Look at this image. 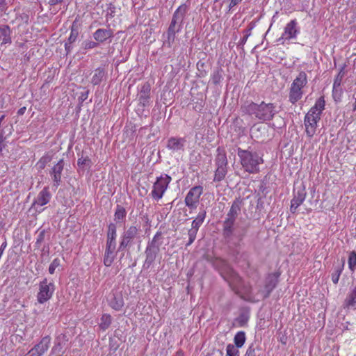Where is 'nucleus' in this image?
I'll return each instance as SVG.
<instances>
[{
    "instance_id": "nucleus-7",
    "label": "nucleus",
    "mask_w": 356,
    "mask_h": 356,
    "mask_svg": "<svg viewBox=\"0 0 356 356\" xmlns=\"http://www.w3.org/2000/svg\"><path fill=\"white\" fill-rule=\"evenodd\" d=\"M140 227L139 225H131L120 236L119 250H123L127 247L134 243V241L138 240L140 243Z\"/></svg>"
},
{
    "instance_id": "nucleus-6",
    "label": "nucleus",
    "mask_w": 356,
    "mask_h": 356,
    "mask_svg": "<svg viewBox=\"0 0 356 356\" xmlns=\"http://www.w3.org/2000/svg\"><path fill=\"white\" fill-rule=\"evenodd\" d=\"M171 181V177L167 174H161L159 177H157L153 184L150 193L152 199L156 201L161 200L167 191Z\"/></svg>"
},
{
    "instance_id": "nucleus-54",
    "label": "nucleus",
    "mask_w": 356,
    "mask_h": 356,
    "mask_svg": "<svg viewBox=\"0 0 356 356\" xmlns=\"http://www.w3.org/2000/svg\"><path fill=\"white\" fill-rule=\"evenodd\" d=\"M173 356H184V353L181 350H179Z\"/></svg>"
},
{
    "instance_id": "nucleus-52",
    "label": "nucleus",
    "mask_w": 356,
    "mask_h": 356,
    "mask_svg": "<svg viewBox=\"0 0 356 356\" xmlns=\"http://www.w3.org/2000/svg\"><path fill=\"white\" fill-rule=\"evenodd\" d=\"M65 48L67 51V53H70L72 49V44H70L69 42H66L65 44Z\"/></svg>"
},
{
    "instance_id": "nucleus-57",
    "label": "nucleus",
    "mask_w": 356,
    "mask_h": 356,
    "mask_svg": "<svg viewBox=\"0 0 356 356\" xmlns=\"http://www.w3.org/2000/svg\"><path fill=\"white\" fill-rule=\"evenodd\" d=\"M25 356H35L34 353H31V351L29 350V353H27V355H26Z\"/></svg>"
},
{
    "instance_id": "nucleus-21",
    "label": "nucleus",
    "mask_w": 356,
    "mask_h": 356,
    "mask_svg": "<svg viewBox=\"0 0 356 356\" xmlns=\"http://www.w3.org/2000/svg\"><path fill=\"white\" fill-rule=\"evenodd\" d=\"M186 140L183 138L172 137L168 139L167 148L172 151H179L183 149Z\"/></svg>"
},
{
    "instance_id": "nucleus-46",
    "label": "nucleus",
    "mask_w": 356,
    "mask_h": 356,
    "mask_svg": "<svg viewBox=\"0 0 356 356\" xmlns=\"http://www.w3.org/2000/svg\"><path fill=\"white\" fill-rule=\"evenodd\" d=\"M245 356H256V351L253 345H251L248 347Z\"/></svg>"
},
{
    "instance_id": "nucleus-2",
    "label": "nucleus",
    "mask_w": 356,
    "mask_h": 356,
    "mask_svg": "<svg viewBox=\"0 0 356 356\" xmlns=\"http://www.w3.org/2000/svg\"><path fill=\"white\" fill-rule=\"evenodd\" d=\"M325 102L323 97H319L314 105L306 113L304 118L305 133L309 138H312L316 132L323 111L325 109Z\"/></svg>"
},
{
    "instance_id": "nucleus-38",
    "label": "nucleus",
    "mask_w": 356,
    "mask_h": 356,
    "mask_svg": "<svg viewBox=\"0 0 356 356\" xmlns=\"http://www.w3.org/2000/svg\"><path fill=\"white\" fill-rule=\"evenodd\" d=\"M348 268L350 271L354 272L356 270V252L351 251L349 253L348 259Z\"/></svg>"
},
{
    "instance_id": "nucleus-15",
    "label": "nucleus",
    "mask_w": 356,
    "mask_h": 356,
    "mask_svg": "<svg viewBox=\"0 0 356 356\" xmlns=\"http://www.w3.org/2000/svg\"><path fill=\"white\" fill-rule=\"evenodd\" d=\"M51 198V194L49 191L48 187H44L35 198L32 208H37L38 207H42L48 204Z\"/></svg>"
},
{
    "instance_id": "nucleus-35",
    "label": "nucleus",
    "mask_w": 356,
    "mask_h": 356,
    "mask_svg": "<svg viewBox=\"0 0 356 356\" xmlns=\"http://www.w3.org/2000/svg\"><path fill=\"white\" fill-rule=\"evenodd\" d=\"M112 322V318L111 315L104 314L102 316L101 322L99 325V327L102 330H106L109 327Z\"/></svg>"
},
{
    "instance_id": "nucleus-26",
    "label": "nucleus",
    "mask_w": 356,
    "mask_h": 356,
    "mask_svg": "<svg viewBox=\"0 0 356 356\" xmlns=\"http://www.w3.org/2000/svg\"><path fill=\"white\" fill-rule=\"evenodd\" d=\"M343 267L344 261H342L341 263L334 265L333 272L331 274V279L334 284H337L339 282V277L343 270Z\"/></svg>"
},
{
    "instance_id": "nucleus-59",
    "label": "nucleus",
    "mask_w": 356,
    "mask_h": 356,
    "mask_svg": "<svg viewBox=\"0 0 356 356\" xmlns=\"http://www.w3.org/2000/svg\"><path fill=\"white\" fill-rule=\"evenodd\" d=\"M24 109H25V108H20V109L19 110V113L22 114V113H24V111H24Z\"/></svg>"
},
{
    "instance_id": "nucleus-42",
    "label": "nucleus",
    "mask_w": 356,
    "mask_h": 356,
    "mask_svg": "<svg viewBox=\"0 0 356 356\" xmlns=\"http://www.w3.org/2000/svg\"><path fill=\"white\" fill-rule=\"evenodd\" d=\"M79 31L76 29L74 28V26H72L70 35L68 38L67 42H69L70 44H72L74 42L78 37Z\"/></svg>"
},
{
    "instance_id": "nucleus-9",
    "label": "nucleus",
    "mask_w": 356,
    "mask_h": 356,
    "mask_svg": "<svg viewBox=\"0 0 356 356\" xmlns=\"http://www.w3.org/2000/svg\"><path fill=\"white\" fill-rule=\"evenodd\" d=\"M203 193V187L195 186L192 187L186 194L184 203L190 209H195L200 202V199Z\"/></svg>"
},
{
    "instance_id": "nucleus-14",
    "label": "nucleus",
    "mask_w": 356,
    "mask_h": 356,
    "mask_svg": "<svg viewBox=\"0 0 356 356\" xmlns=\"http://www.w3.org/2000/svg\"><path fill=\"white\" fill-rule=\"evenodd\" d=\"M51 340V339L49 335L42 337L40 342L30 350L31 353H34L35 356H42L48 350Z\"/></svg>"
},
{
    "instance_id": "nucleus-43",
    "label": "nucleus",
    "mask_w": 356,
    "mask_h": 356,
    "mask_svg": "<svg viewBox=\"0 0 356 356\" xmlns=\"http://www.w3.org/2000/svg\"><path fill=\"white\" fill-rule=\"evenodd\" d=\"M60 266V259L58 258L54 259L49 267V273L50 274H54L56 268Z\"/></svg>"
},
{
    "instance_id": "nucleus-11",
    "label": "nucleus",
    "mask_w": 356,
    "mask_h": 356,
    "mask_svg": "<svg viewBox=\"0 0 356 356\" xmlns=\"http://www.w3.org/2000/svg\"><path fill=\"white\" fill-rule=\"evenodd\" d=\"M307 193L304 187L299 188L293 192V197L291 201L290 211L292 213L296 212L297 209L300 206L306 198Z\"/></svg>"
},
{
    "instance_id": "nucleus-5",
    "label": "nucleus",
    "mask_w": 356,
    "mask_h": 356,
    "mask_svg": "<svg viewBox=\"0 0 356 356\" xmlns=\"http://www.w3.org/2000/svg\"><path fill=\"white\" fill-rule=\"evenodd\" d=\"M307 83V75L305 72L302 71L293 81L289 89V101L291 104H295L302 97V88Z\"/></svg>"
},
{
    "instance_id": "nucleus-47",
    "label": "nucleus",
    "mask_w": 356,
    "mask_h": 356,
    "mask_svg": "<svg viewBox=\"0 0 356 356\" xmlns=\"http://www.w3.org/2000/svg\"><path fill=\"white\" fill-rule=\"evenodd\" d=\"M341 93V86L339 88H336V90L334 89V86L332 87V95L334 100H337V98H339Z\"/></svg>"
},
{
    "instance_id": "nucleus-10",
    "label": "nucleus",
    "mask_w": 356,
    "mask_h": 356,
    "mask_svg": "<svg viewBox=\"0 0 356 356\" xmlns=\"http://www.w3.org/2000/svg\"><path fill=\"white\" fill-rule=\"evenodd\" d=\"M299 33L300 29L298 26L297 20L296 19H292L285 26L284 32L278 39V42L283 44L286 41L296 39Z\"/></svg>"
},
{
    "instance_id": "nucleus-16",
    "label": "nucleus",
    "mask_w": 356,
    "mask_h": 356,
    "mask_svg": "<svg viewBox=\"0 0 356 356\" xmlns=\"http://www.w3.org/2000/svg\"><path fill=\"white\" fill-rule=\"evenodd\" d=\"M151 86L149 83H145L140 88L138 94L139 104L145 107L149 105L150 99Z\"/></svg>"
},
{
    "instance_id": "nucleus-1",
    "label": "nucleus",
    "mask_w": 356,
    "mask_h": 356,
    "mask_svg": "<svg viewBox=\"0 0 356 356\" xmlns=\"http://www.w3.org/2000/svg\"><path fill=\"white\" fill-rule=\"evenodd\" d=\"M241 110L243 113L262 122L273 120L277 113L275 104L266 103L264 101L260 104L253 102H245L241 106Z\"/></svg>"
},
{
    "instance_id": "nucleus-24",
    "label": "nucleus",
    "mask_w": 356,
    "mask_h": 356,
    "mask_svg": "<svg viewBox=\"0 0 356 356\" xmlns=\"http://www.w3.org/2000/svg\"><path fill=\"white\" fill-rule=\"evenodd\" d=\"M217 155L215 159V163L216 166H227L228 161L227 159L226 152L222 147L217 148Z\"/></svg>"
},
{
    "instance_id": "nucleus-25",
    "label": "nucleus",
    "mask_w": 356,
    "mask_h": 356,
    "mask_svg": "<svg viewBox=\"0 0 356 356\" xmlns=\"http://www.w3.org/2000/svg\"><path fill=\"white\" fill-rule=\"evenodd\" d=\"M115 248H110L106 247L104 257V264L109 267L113 264L114 259L115 257Z\"/></svg>"
},
{
    "instance_id": "nucleus-23",
    "label": "nucleus",
    "mask_w": 356,
    "mask_h": 356,
    "mask_svg": "<svg viewBox=\"0 0 356 356\" xmlns=\"http://www.w3.org/2000/svg\"><path fill=\"white\" fill-rule=\"evenodd\" d=\"M187 10V5L181 4L174 12L172 19L182 25Z\"/></svg>"
},
{
    "instance_id": "nucleus-50",
    "label": "nucleus",
    "mask_w": 356,
    "mask_h": 356,
    "mask_svg": "<svg viewBox=\"0 0 356 356\" xmlns=\"http://www.w3.org/2000/svg\"><path fill=\"white\" fill-rule=\"evenodd\" d=\"M242 0H230V3L229 5V10H231V9L236 6V5L239 4Z\"/></svg>"
},
{
    "instance_id": "nucleus-20",
    "label": "nucleus",
    "mask_w": 356,
    "mask_h": 356,
    "mask_svg": "<svg viewBox=\"0 0 356 356\" xmlns=\"http://www.w3.org/2000/svg\"><path fill=\"white\" fill-rule=\"evenodd\" d=\"M242 205L243 200L241 199L240 197L236 198L234 201L232 202L229 211L227 214V217L236 220V218L238 217V214L241 212Z\"/></svg>"
},
{
    "instance_id": "nucleus-12",
    "label": "nucleus",
    "mask_w": 356,
    "mask_h": 356,
    "mask_svg": "<svg viewBox=\"0 0 356 356\" xmlns=\"http://www.w3.org/2000/svg\"><path fill=\"white\" fill-rule=\"evenodd\" d=\"M65 163L63 159H60L56 164H55L49 172V174L53 180V186L57 188L61 183V175L63 170Z\"/></svg>"
},
{
    "instance_id": "nucleus-3",
    "label": "nucleus",
    "mask_w": 356,
    "mask_h": 356,
    "mask_svg": "<svg viewBox=\"0 0 356 356\" xmlns=\"http://www.w3.org/2000/svg\"><path fill=\"white\" fill-rule=\"evenodd\" d=\"M237 155L240 159V163L244 171L254 174L259 172V165L264 163V159L258 152L250 147L243 149L241 147L237 149Z\"/></svg>"
},
{
    "instance_id": "nucleus-55",
    "label": "nucleus",
    "mask_w": 356,
    "mask_h": 356,
    "mask_svg": "<svg viewBox=\"0 0 356 356\" xmlns=\"http://www.w3.org/2000/svg\"><path fill=\"white\" fill-rule=\"evenodd\" d=\"M45 163L44 161H43V162H42V159H40V160L39 161L38 164H40V167L41 168H44V165H45V163Z\"/></svg>"
},
{
    "instance_id": "nucleus-37",
    "label": "nucleus",
    "mask_w": 356,
    "mask_h": 356,
    "mask_svg": "<svg viewBox=\"0 0 356 356\" xmlns=\"http://www.w3.org/2000/svg\"><path fill=\"white\" fill-rule=\"evenodd\" d=\"M344 68H345V66H343L341 68L340 71L339 72L338 74L336 76V77L334 80L333 85H334V89L335 90H336V88L337 89L341 86L343 78L345 75Z\"/></svg>"
},
{
    "instance_id": "nucleus-13",
    "label": "nucleus",
    "mask_w": 356,
    "mask_h": 356,
    "mask_svg": "<svg viewBox=\"0 0 356 356\" xmlns=\"http://www.w3.org/2000/svg\"><path fill=\"white\" fill-rule=\"evenodd\" d=\"M68 341V338L65 334H58L55 340L54 345L51 348V353L56 356H61L64 353V348Z\"/></svg>"
},
{
    "instance_id": "nucleus-60",
    "label": "nucleus",
    "mask_w": 356,
    "mask_h": 356,
    "mask_svg": "<svg viewBox=\"0 0 356 356\" xmlns=\"http://www.w3.org/2000/svg\"><path fill=\"white\" fill-rule=\"evenodd\" d=\"M219 0H214L215 2H218Z\"/></svg>"
},
{
    "instance_id": "nucleus-45",
    "label": "nucleus",
    "mask_w": 356,
    "mask_h": 356,
    "mask_svg": "<svg viewBox=\"0 0 356 356\" xmlns=\"http://www.w3.org/2000/svg\"><path fill=\"white\" fill-rule=\"evenodd\" d=\"M90 163V159L88 157L80 158L77 161V164L79 166L89 165Z\"/></svg>"
},
{
    "instance_id": "nucleus-22",
    "label": "nucleus",
    "mask_w": 356,
    "mask_h": 356,
    "mask_svg": "<svg viewBox=\"0 0 356 356\" xmlns=\"http://www.w3.org/2000/svg\"><path fill=\"white\" fill-rule=\"evenodd\" d=\"M236 220L226 217L222 225V234L225 238H230L234 231Z\"/></svg>"
},
{
    "instance_id": "nucleus-28",
    "label": "nucleus",
    "mask_w": 356,
    "mask_h": 356,
    "mask_svg": "<svg viewBox=\"0 0 356 356\" xmlns=\"http://www.w3.org/2000/svg\"><path fill=\"white\" fill-rule=\"evenodd\" d=\"M105 76H106V72H105L104 68L98 67L94 71V74L91 79V83L94 86L99 85L102 81V80L105 77Z\"/></svg>"
},
{
    "instance_id": "nucleus-40",
    "label": "nucleus",
    "mask_w": 356,
    "mask_h": 356,
    "mask_svg": "<svg viewBox=\"0 0 356 356\" xmlns=\"http://www.w3.org/2000/svg\"><path fill=\"white\" fill-rule=\"evenodd\" d=\"M197 232L198 230L193 229L192 227L188 230V242L187 243L186 246L191 245L194 242V241L196 238Z\"/></svg>"
},
{
    "instance_id": "nucleus-32",
    "label": "nucleus",
    "mask_w": 356,
    "mask_h": 356,
    "mask_svg": "<svg viewBox=\"0 0 356 356\" xmlns=\"http://www.w3.org/2000/svg\"><path fill=\"white\" fill-rule=\"evenodd\" d=\"M356 305V286L353 290L347 295L344 300L345 307H353Z\"/></svg>"
},
{
    "instance_id": "nucleus-8",
    "label": "nucleus",
    "mask_w": 356,
    "mask_h": 356,
    "mask_svg": "<svg viewBox=\"0 0 356 356\" xmlns=\"http://www.w3.org/2000/svg\"><path fill=\"white\" fill-rule=\"evenodd\" d=\"M56 289L54 282L44 278L38 284V291L37 293V301L40 304H44L49 301L53 296Z\"/></svg>"
},
{
    "instance_id": "nucleus-53",
    "label": "nucleus",
    "mask_w": 356,
    "mask_h": 356,
    "mask_svg": "<svg viewBox=\"0 0 356 356\" xmlns=\"http://www.w3.org/2000/svg\"><path fill=\"white\" fill-rule=\"evenodd\" d=\"M62 1L63 0H49V3L51 6H55L61 3Z\"/></svg>"
},
{
    "instance_id": "nucleus-48",
    "label": "nucleus",
    "mask_w": 356,
    "mask_h": 356,
    "mask_svg": "<svg viewBox=\"0 0 356 356\" xmlns=\"http://www.w3.org/2000/svg\"><path fill=\"white\" fill-rule=\"evenodd\" d=\"M97 46V42L93 41H87L85 43V49H93Z\"/></svg>"
},
{
    "instance_id": "nucleus-17",
    "label": "nucleus",
    "mask_w": 356,
    "mask_h": 356,
    "mask_svg": "<svg viewBox=\"0 0 356 356\" xmlns=\"http://www.w3.org/2000/svg\"><path fill=\"white\" fill-rule=\"evenodd\" d=\"M181 26L182 25L179 24L178 22L172 19L171 20L167 32V40L165 41L169 47L171 45V43L174 42L176 33L181 31Z\"/></svg>"
},
{
    "instance_id": "nucleus-41",
    "label": "nucleus",
    "mask_w": 356,
    "mask_h": 356,
    "mask_svg": "<svg viewBox=\"0 0 356 356\" xmlns=\"http://www.w3.org/2000/svg\"><path fill=\"white\" fill-rule=\"evenodd\" d=\"M211 79L213 84H215V85L219 84L222 79V76L220 71L217 70V71L214 72L213 73V74L211 75Z\"/></svg>"
},
{
    "instance_id": "nucleus-19",
    "label": "nucleus",
    "mask_w": 356,
    "mask_h": 356,
    "mask_svg": "<svg viewBox=\"0 0 356 356\" xmlns=\"http://www.w3.org/2000/svg\"><path fill=\"white\" fill-rule=\"evenodd\" d=\"M113 36V33L111 29H99L93 33L94 39L99 43H103Z\"/></svg>"
},
{
    "instance_id": "nucleus-29",
    "label": "nucleus",
    "mask_w": 356,
    "mask_h": 356,
    "mask_svg": "<svg viewBox=\"0 0 356 356\" xmlns=\"http://www.w3.org/2000/svg\"><path fill=\"white\" fill-rule=\"evenodd\" d=\"M277 282V280L273 277L268 278L264 289L262 291L264 298H266L270 296L272 291L275 288Z\"/></svg>"
},
{
    "instance_id": "nucleus-31",
    "label": "nucleus",
    "mask_w": 356,
    "mask_h": 356,
    "mask_svg": "<svg viewBox=\"0 0 356 356\" xmlns=\"http://www.w3.org/2000/svg\"><path fill=\"white\" fill-rule=\"evenodd\" d=\"M109 305L113 309L120 311L124 306V300L121 295H113L109 300Z\"/></svg>"
},
{
    "instance_id": "nucleus-27",
    "label": "nucleus",
    "mask_w": 356,
    "mask_h": 356,
    "mask_svg": "<svg viewBox=\"0 0 356 356\" xmlns=\"http://www.w3.org/2000/svg\"><path fill=\"white\" fill-rule=\"evenodd\" d=\"M206 210L204 209H200L196 218L193 220L191 227L197 230H199V228L203 224L206 218Z\"/></svg>"
},
{
    "instance_id": "nucleus-34",
    "label": "nucleus",
    "mask_w": 356,
    "mask_h": 356,
    "mask_svg": "<svg viewBox=\"0 0 356 356\" xmlns=\"http://www.w3.org/2000/svg\"><path fill=\"white\" fill-rule=\"evenodd\" d=\"M245 340L246 337L245 332L239 331L234 336V346L238 348H241L244 345Z\"/></svg>"
},
{
    "instance_id": "nucleus-49",
    "label": "nucleus",
    "mask_w": 356,
    "mask_h": 356,
    "mask_svg": "<svg viewBox=\"0 0 356 356\" xmlns=\"http://www.w3.org/2000/svg\"><path fill=\"white\" fill-rule=\"evenodd\" d=\"M44 231H42L40 232V234L38 235L37 240H36V244L40 245L41 243L44 241Z\"/></svg>"
},
{
    "instance_id": "nucleus-51",
    "label": "nucleus",
    "mask_w": 356,
    "mask_h": 356,
    "mask_svg": "<svg viewBox=\"0 0 356 356\" xmlns=\"http://www.w3.org/2000/svg\"><path fill=\"white\" fill-rule=\"evenodd\" d=\"M88 93H89L88 91H86V92L81 93V95L80 96V99L81 100V102L85 101L88 98Z\"/></svg>"
},
{
    "instance_id": "nucleus-58",
    "label": "nucleus",
    "mask_w": 356,
    "mask_h": 356,
    "mask_svg": "<svg viewBox=\"0 0 356 356\" xmlns=\"http://www.w3.org/2000/svg\"><path fill=\"white\" fill-rule=\"evenodd\" d=\"M353 111H356V98H355V102L353 104Z\"/></svg>"
},
{
    "instance_id": "nucleus-56",
    "label": "nucleus",
    "mask_w": 356,
    "mask_h": 356,
    "mask_svg": "<svg viewBox=\"0 0 356 356\" xmlns=\"http://www.w3.org/2000/svg\"><path fill=\"white\" fill-rule=\"evenodd\" d=\"M6 0H0V10H1L5 5Z\"/></svg>"
},
{
    "instance_id": "nucleus-36",
    "label": "nucleus",
    "mask_w": 356,
    "mask_h": 356,
    "mask_svg": "<svg viewBox=\"0 0 356 356\" xmlns=\"http://www.w3.org/2000/svg\"><path fill=\"white\" fill-rule=\"evenodd\" d=\"M126 214L125 209L121 205H118L115 211L114 219L115 221L122 220L125 218Z\"/></svg>"
},
{
    "instance_id": "nucleus-30",
    "label": "nucleus",
    "mask_w": 356,
    "mask_h": 356,
    "mask_svg": "<svg viewBox=\"0 0 356 356\" xmlns=\"http://www.w3.org/2000/svg\"><path fill=\"white\" fill-rule=\"evenodd\" d=\"M0 40L2 41V44L11 42L10 29L8 25L0 26Z\"/></svg>"
},
{
    "instance_id": "nucleus-39",
    "label": "nucleus",
    "mask_w": 356,
    "mask_h": 356,
    "mask_svg": "<svg viewBox=\"0 0 356 356\" xmlns=\"http://www.w3.org/2000/svg\"><path fill=\"white\" fill-rule=\"evenodd\" d=\"M225 356H239L238 348L232 343H229L226 347Z\"/></svg>"
},
{
    "instance_id": "nucleus-33",
    "label": "nucleus",
    "mask_w": 356,
    "mask_h": 356,
    "mask_svg": "<svg viewBox=\"0 0 356 356\" xmlns=\"http://www.w3.org/2000/svg\"><path fill=\"white\" fill-rule=\"evenodd\" d=\"M227 173V166H216L214 173L213 181H221Z\"/></svg>"
},
{
    "instance_id": "nucleus-18",
    "label": "nucleus",
    "mask_w": 356,
    "mask_h": 356,
    "mask_svg": "<svg viewBox=\"0 0 356 356\" xmlns=\"http://www.w3.org/2000/svg\"><path fill=\"white\" fill-rule=\"evenodd\" d=\"M117 228L114 223H110L108 226L107 239L106 247L116 248Z\"/></svg>"
},
{
    "instance_id": "nucleus-4",
    "label": "nucleus",
    "mask_w": 356,
    "mask_h": 356,
    "mask_svg": "<svg viewBox=\"0 0 356 356\" xmlns=\"http://www.w3.org/2000/svg\"><path fill=\"white\" fill-rule=\"evenodd\" d=\"M162 243V233L157 232L152 241L147 243L145 250V260L143 264V268H149L154 264L160 252V247Z\"/></svg>"
},
{
    "instance_id": "nucleus-44",
    "label": "nucleus",
    "mask_w": 356,
    "mask_h": 356,
    "mask_svg": "<svg viewBox=\"0 0 356 356\" xmlns=\"http://www.w3.org/2000/svg\"><path fill=\"white\" fill-rule=\"evenodd\" d=\"M252 29L253 26H250L244 31V36L243 37V38H241L240 41V44L244 45L246 43L248 37L251 35Z\"/></svg>"
}]
</instances>
